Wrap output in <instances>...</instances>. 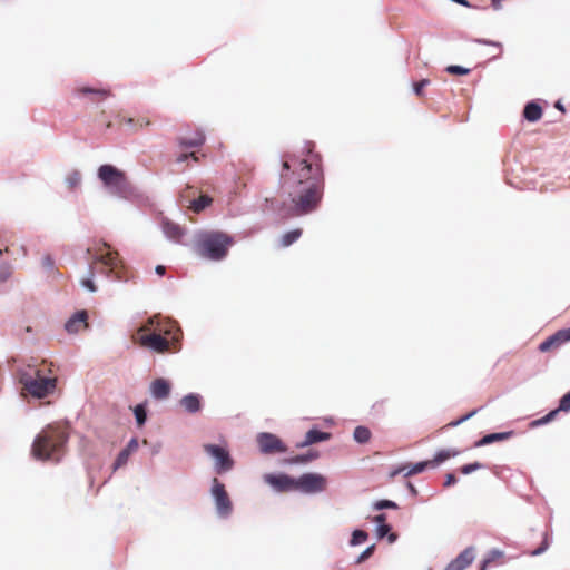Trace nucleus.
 <instances>
[{
    "label": "nucleus",
    "mask_w": 570,
    "mask_h": 570,
    "mask_svg": "<svg viewBox=\"0 0 570 570\" xmlns=\"http://www.w3.org/2000/svg\"><path fill=\"white\" fill-rule=\"evenodd\" d=\"M308 144L303 158L284 155L279 171V188L289 198L288 214L293 217L307 215L316 210L325 189V176L322 158L313 153Z\"/></svg>",
    "instance_id": "1"
},
{
    "label": "nucleus",
    "mask_w": 570,
    "mask_h": 570,
    "mask_svg": "<svg viewBox=\"0 0 570 570\" xmlns=\"http://www.w3.org/2000/svg\"><path fill=\"white\" fill-rule=\"evenodd\" d=\"M181 336L176 322L155 315L138 328L134 340L141 347L166 354L180 351Z\"/></svg>",
    "instance_id": "2"
},
{
    "label": "nucleus",
    "mask_w": 570,
    "mask_h": 570,
    "mask_svg": "<svg viewBox=\"0 0 570 570\" xmlns=\"http://www.w3.org/2000/svg\"><path fill=\"white\" fill-rule=\"evenodd\" d=\"M87 253L91 256L90 276L81 279V285L90 292L97 289L92 281V276L96 272L105 274L107 277L115 281H124L127 278L126 268L119 254L112 250L108 244L102 243L95 248H88Z\"/></svg>",
    "instance_id": "3"
},
{
    "label": "nucleus",
    "mask_w": 570,
    "mask_h": 570,
    "mask_svg": "<svg viewBox=\"0 0 570 570\" xmlns=\"http://www.w3.org/2000/svg\"><path fill=\"white\" fill-rule=\"evenodd\" d=\"M19 382L23 394L45 399L55 392L58 380L52 371V363L41 361L39 364H27L20 368Z\"/></svg>",
    "instance_id": "4"
},
{
    "label": "nucleus",
    "mask_w": 570,
    "mask_h": 570,
    "mask_svg": "<svg viewBox=\"0 0 570 570\" xmlns=\"http://www.w3.org/2000/svg\"><path fill=\"white\" fill-rule=\"evenodd\" d=\"M68 433L60 425H48L35 439L31 453L38 460L59 461L65 453Z\"/></svg>",
    "instance_id": "5"
},
{
    "label": "nucleus",
    "mask_w": 570,
    "mask_h": 570,
    "mask_svg": "<svg viewBox=\"0 0 570 570\" xmlns=\"http://www.w3.org/2000/svg\"><path fill=\"white\" fill-rule=\"evenodd\" d=\"M232 244L233 239L224 233H203L196 240V252L204 258L220 261L227 255L228 247Z\"/></svg>",
    "instance_id": "6"
},
{
    "label": "nucleus",
    "mask_w": 570,
    "mask_h": 570,
    "mask_svg": "<svg viewBox=\"0 0 570 570\" xmlns=\"http://www.w3.org/2000/svg\"><path fill=\"white\" fill-rule=\"evenodd\" d=\"M98 177L114 194L124 195L129 189V183L125 173L111 165L100 166Z\"/></svg>",
    "instance_id": "7"
},
{
    "label": "nucleus",
    "mask_w": 570,
    "mask_h": 570,
    "mask_svg": "<svg viewBox=\"0 0 570 570\" xmlns=\"http://www.w3.org/2000/svg\"><path fill=\"white\" fill-rule=\"evenodd\" d=\"M212 495L215 501L216 510L219 517L227 518L233 511V503L225 489V485L217 479L214 478L212 481Z\"/></svg>",
    "instance_id": "8"
},
{
    "label": "nucleus",
    "mask_w": 570,
    "mask_h": 570,
    "mask_svg": "<svg viewBox=\"0 0 570 570\" xmlns=\"http://www.w3.org/2000/svg\"><path fill=\"white\" fill-rule=\"evenodd\" d=\"M203 449L215 460V470L218 474L232 470L234 461L226 448L216 444H204Z\"/></svg>",
    "instance_id": "9"
},
{
    "label": "nucleus",
    "mask_w": 570,
    "mask_h": 570,
    "mask_svg": "<svg viewBox=\"0 0 570 570\" xmlns=\"http://www.w3.org/2000/svg\"><path fill=\"white\" fill-rule=\"evenodd\" d=\"M296 491L303 493H318L326 489L327 480L318 473H305L295 479Z\"/></svg>",
    "instance_id": "10"
},
{
    "label": "nucleus",
    "mask_w": 570,
    "mask_h": 570,
    "mask_svg": "<svg viewBox=\"0 0 570 570\" xmlns=\"http://www.w3.org/2000/svg\"><path fill=\"white\" fill-rule=\"evenodd\" d=\"M256 441L259 451L264 454L284 453L287 451V448L283 441L273 433H259L256 436Z\"/></svg>",
    "instance_id": "11"
},
{
    "label": "nucleus",
    "mask_w": 570,
    "mask_h": 570,
    "mask_svg": "<svg viewBox=\"0 0 570 570\" xmlns=\"http://www.w3.org/2000/svg\"><path fill=\"white\" fill-rule=\"evenodd\" d=\"M264 481L277 492H292L296 491L295 478L287 474L268 473L264 475Z\"/></svg>",
    "instance_id": "12"
},
{
    "label": "nucleus",
    "mask_w": 570,
    "mask_h": 570,
    "mask_svg": "<svg viewBox=\"0 0 570 570\" xmlns=\"http://www.w3.org/2000/svg\"><path fill=\"white\" fill-rule=\"evenodd\" d=\"M570 342V327L557 331L538 346L541 353L559 350L563 344Z\"/></svg>",
    "instance_id": "13"
},
{
    "label": "nucleus",
    "mask_w": 570,
    "mask_h": 570,
    "mask_svg": "<svg viewBox=\"0 0 570 570\" xmlns=\"http://www.w3.org/2000/svg\"><path fill=\"white\" fill-rule=\"evenodd\" d=\"M569 410H570V391L561 397L558 409L552 410L547 415H544L543 417L533 421L531 423V425L532 426H539V425L549 423V422H551L557 416V414L560 411L568 412Z\"/></svg>",
    "instance_id": "14"
},
{
    "label": "nucleus",
    "mask_w": 570,
    "mask_h": 570,
    "mask_svg": "<svg viewBox=\"0 0 570 570\" xmlns=\"http://www.w3.org/2000/svg\"><path fill=\"white\" fill-rule=\"evenodd\" d=\"M474 559L472 548H466L454 560H452L444 570H464Z\"/></svg>",
    "instance_id": "15"
},
{
    "label": "nucleus",
    "mask_w": 570,
    "mask_h": 570,
    "mask_svg": "<svg viewBox=\"0 0 570 570\" xmlns=\"http://www.w3.org/2000/svg\"><path fill=\"white\" fill-rule=\"evenodd\" d=\"M116 122L119 126H128V127L132 128L134 130L141 129L151 124L150 119L147 116L127 117V116L120 115V114L117 116Z\"/></svg>",
    "instance_id": "16"
},
{
    "label": "nucleus",
    "mask_w": 570,
    "mask_h": 570,
    "mask_svg": "<svg viewBox=\"0 0 570 570\" xmlns=\"http://www.w3.org/2000/svg\"><path fill=\"white\" fill-rule=\"evenodd\" d=\"M76 92L79 95L88 96L92 102H99L111 96L109 89L92 88L88 86L78 87Z\"/></svg>",
    "instance_id": "17"
},
{
    "label": "nucleus",
    "mask_w": 570,
    "mask_h": 570,
    "mask_svg": "<svg viewBox=\"0 0 570 570\" xmlns=\"http://www.w3.org/2000/svg\"><path fill=\"white\" fill-rule=\"evenodd\" d=\"M87 320L88 314L86 311L77 312L72 317H70L67 321L65 328L68 333H78L80 330L88 327Z\"/></svg>",
    "instance_id": "18"
},
{
    "label": "nucleus",
    "mask_w": 570,
    "mask_h": 570,
    "mask_svg": "<svg viewBox=\"0 0 570 570\" xmlns=\"http://www.w3.org/2000/svg\"><path fill=\"white\" fill-rule=\"evenodd\" d=\"M170 383L165 379H156L150 384V393L156 400H165L169 396Z\"/></svg>",
    "instance_id": "19"
},
{
    "label": "nucleus",
    "mask_w": 570,
    "mask_h": 570,
    "mask_svg": "<svg viewBox=\"0 0 570 570\" xmlns=\"http://www.w3.org/2000/svg\"><path fill=\"white\" fill-rule=\"evenodd\" d=\"M330 438L331 433L312 429L306 433L304 441L297 444V448H305L317 442L327 441Z\"/></svg>",
    "instance_id": "20"
},
{
    "label": "nucleus",
    "mask_w": 570,
    "mask_h": 570,
    "mask_svg": "<svg viewBox=\"0 0 570 570\" xmlns=\"http://www.w3.org/2000/svg\"><path fill=\"white\" fill-rule=\"evenodd\" d=\"M429 468H431L430 460L422 461V462L415 463L411 466H402L397 470L392 471L391 478H394L395 475H397L401 472H404L405 476H411L414 474H419Z\"/></svg>",
    "instance_id": "21"
},
{
    "label": "nucleus",
    "mask_w": 570,
    "mask_h": 570,
    "mask_svg": "<svg viewBox=\"0 0 570 570\" xmlns=\"http://www.w3.org/2000/svg\"><path fill=\"white\" fill-rule=\"evenodd\" d=\"M512 434H513L512 431L487 434L482 439L476 441L475 446H484V445L491 444L493 442L504 441V440H508L509 438H511Z\"/></svg>",
    "instance_id": "22"
},
{
    "label": "nucleus",
    "mask_w": 570,
    "mask_h": 570,
    "mask_svg": "<svg viewBox=\"0 0 570 570\" xmlns=\"http://www.w3.org/2000/svg\"><path fill=\"white\" fill-rule=\"evenodd\" d=\"M204 142H205V136L199 130H196L193 136L179 138L180 146L185 147V148L199 147Z\"/></svg>",
    "instance_id": "23"
},
{
    "label": "nucleus",
    "mask_w": 570,
    "mask_h": 570,
    "mask_svg": "<svg viewBox=\"0 0 570 570\" xmlns=\"http://www.w3.org/2000/svg\"><path fill=\"white\" fill-rule=\"evenodd\" d=\"M523 117L530 121H538L542 117V108L537 102H529L523 109Z\"/></svg>",
    "instance_id": "24"
},
{
    "label": "nucleus",
    "mask_w": 570,
    "mask_h": 570,
    "mask_svg": "<svg viewBox=\"0 0 570 570\" xmlns=\"http://www.w3.org/2000/svg\"><path fill=\"white\" fill-rule=\"evenodd\" d=\"M184 409L189 413H196L200 410V399L197 394H188L180 401Z\"/></svg>",
    "instance_id": "25"
},
{
    "label": "nucleus",
    "mask_w": 570,
    "mask_h": 570,
    "mask_svg": "<svg viewBox=\"0 0 570 570\" xmlns=\"http://www.w3.org/2000/svg\"><path fill=\"white\" fill-rule=\"evenodd\" d=\"M213 203V198L208 195H200L198 198L190 200L189 209L194 213H200L205 208L209 207Z\"/></svg>",
    "instance_id": "26"
},
{
    "label": "nucleus",
    "mask_w": 570,
    "mask_h": 570,
    "mask_svg": "<svg viewBox=\"0 0 570 570\" xmlns=\"http://www.w3.org/2000/svg\"><path fill=\"white\" fill-rule=\"evenodd\" d=\"M163 230L165 235L173 240H179L184 235V230L180 228V226L173 222H164Z\"/></svg>",
    "instance_id": "27"
},
{
    "label": "nucleus",
    "mask_w": 570,
    "mask_h": 570,
    "mask_svg": "<svg viewBox=\"0 0 570 570\" xmlns=\"http://www.w3.org/2000/svg\"><path fill=\"white\" fill-rule=\"evenodd\" d=\"M460 454V451L458 450H441L439 451L432 460H430L431 469H434L439 466L444 461L449 460L450 458L456 456Z\"/></svg>",
    "instance_id": "28"
},
{
    "label": "nucleus",
    "mask_w": 570,
    "mask_h": 570,
    "mask_svg": "<svg viewBox=\"0 0 570 570\" xmlns=\"http://www.w3.org/2000/svg\"><path fill=\"white\" fill-rule=\"evenodd\" d=\"M303 230L301 228H296L285 233L281 238V246L288 247L294 244L302 236Z\"/></svg>",
    "instance_id": "29"
},
{
    "label": "nucleus",
    "mask_w": 570,
    "mask_h": 570,
    "mask_svg": "<svg viewBox=\"0 0 570 570\" xmlns=\"http://www.w3.org/2000/svg\"><path fill=\"white\" fill-rule=\"evenodd\" d=\"M372 433L368 428L360 425L356 426L353 438L357 443L365 444L371 440Z\"/></svg>",
    "instance_id": "30"
},
{
    "label": "nucleus",
    "mask_w": 570,
    "mask_h": 570,
    "mask_svg": "<svg viewBox=\"0 0 570 570\" xmlns=\"http://www.w3.org/2000/svg\"><path fill=\"white\" fill-rule=\"evenodd\" d=\"M66 185L69 190H75L81 184V174L78 170H72L66 176Z\"/></svg>",
    "instance_id": "31"
},
{
    "label": "nucleus",
    "mask_w": 570,
    "mask_h": 570,
    "mask_svg": "<svg viewBox=\"0 0 570 570\" xmlns=\"http://www.w3.org/2000/svg\"><path fill=\"white\" fill-rule=\"evenodd\" d=\"M317 456H318V454L316 452H309L307 454L296 455V456L289 459L288 463H292V464L306 463V462L315 460Z\"/></svg>",
    "instance_id": "32"
},
{
    "label": "nucleus",
    "mask_w": 570,
    "mask_h": 570,
    "mask_svg": "<svg viewBox=\"0 0 570 570\" xmlns=\"http://www.w3.org/2000/svg\"><path fill=\"white\" fill-rule=\"evenodd\" d=\"M367 537L368 535H367V533L365 531H363V530H355L352 533L351 544L352 546L361 544L364 541H366Z\"/></svg>",
    "instance_id": "33"
},
{
    "label": "nucleus",
    "mask_w": 570,
    "mask_h": 570,
    "mask_svg": "<svg viewBox=\"0 0 570 570\" xmlns=\"http://www.w3.org/2000/svg\"><path fill=\"white\" fill-rule=\"evenodd\" d=\"M502 557H503V553H502L501 551H498V550H493V551H491V552H490V554H489V557H488V558H485V559L483 560V562H482V566H481V569H480V570H485V569H487V567H488L491 562H493V561H495V560H498V559H501Z\"/></svg>",
    "instance_id": "34"
},
{
    "label": "nucleus",
    "mask_w": 570,
    "mask_h": 570,
    "mask_svg": "<svg viewBox=\"0 0 570 570\" xmlns=\"http://www.w3.org/2000/svg\"><path fill=\"white\" fill-rule=\"evenodd\" d=\"M375 510H382V509H397V504L390 500H380L376 501L373 505Z\"/></svg>",
    "instance_id": "35"
},
{
    "label": "nucleus",
    "mask_w": 570,
    "mask_h": 570,
    "mask_svg": "<svg viewBox=\"0 0 570 570\" xmlns=\"http://www.w3.org/2000/svg\"><path fill=\"white\" fill-rule=\"evenodd\" d=\"M137 423L141 426L146 421V411L142 405H137L134 410Z\"/></svg>",
    "instance_id": "36"
},
{
    "label": "nucleus",
    "mask_w": 570,
    "mask_h": 570,
    "mask_svg": "<svg viewBox=\"0 0 570 570\" xmlns=\"http://www.w3.org/2000/svg\"><path fill=\"white\" fill-rule=\"evenodd\" d=\"M483 465L479 462H474V463H470V464H465V465H462L460 468V472L463 473V474H470L476 470H480L482 469Z\"/></svg>",
    "instance_id": "37"
},
{
    "label": "nucleus",
    "mask_w": 570,
    "mask_h": 570,
    "mask_svg": "<svg viewBox=\"0 0 570 570\" xmlns=\"http://www.w3.org/2000/svg\"><path fill=\"white\" fill-rule=\"evenodd\" d=\"M445 70L451 75H468L470 72V69L456 65L448 66Z\"/></svg>",
    "instance_id": "38"
},
{
    "label": "nucleus",
    "mask_w": 570,
    "mask_h": 570,
    "mask_svg": "<svg viewBox=\"0 0 570 570\" xmlns=\"http://www.w3.org/2000/svg\"><path fill=\"white\" fill-rule=\"evenodd\" d=\"M129 453L125 450H121L120 453L118 454L116 461H115V464H114V468L115 469H118L122 465H125L128 461V458H129Z\"/></svg>",
    "instance_id": "39"
},
{
    "label": "nucleus",
    "mask_w": 570,
    "mask_h": 570,
    "mask_svg": "<svg viewBox=\"0 0 570 570\" xmlns=\"http://www.w3.org/2000/svg\"><path fill=\"white\" fill-rule=\"evenodd\" d=\"M429 83L430 81L428 79H422L421 81L415 82L413 86L414 92L420 97L423 96V90Z\"/></svg>",
    "instance_id": "40"
},
{
    "label": "nucleus",
    "mask_w": 570,
    "mask_h": 570,
    "mask_svg": "<svg viewBox=\"0 0 570 570\" xmlns=\"http://www.w3.org/2000/svg\"><path fill=\"white\" fill-rule=\"evenodd\" d=\"M11 273H12L11 266H9L7 264L1 265L0 266V281L1 282L7 281L10 277Z\"/></svg>",
    "instance_id": "41"
},
{
    "label": "nucleus",
    "mask_w": 570,
    "mask_h": 570,
    "mask_svg": "<svg viewBox=\"0 0 570 570\" xmlns=\"http://www.w3.org/2000/svg\"><path fill=\"white\" fill-rule=\"evenodd\" d=\"M374 552V546H371L368 548H366L358 557L357 559V563H361L363 561H365L367 558H370Z\"/></svg>",
    "instance_id": "42"
},
{
    "label": "nucleus",
    "mask_w": 570,
    "mask_h": 570,
    "mask_svg": "<svg viewBox=\"0 0 570 570\" xmlns=\"http://www.w3.org/2000/svg\"><path fill=\"white\" fill-rule=\"evenodd\" d=\"M391 527L389 524H380L376 529V534L380 539L390 533Z\"/></svg>",
    "instance_id": "43"
},
{
    "label": "nucleus",
    "mask_w": 570,
    "mask_h": 570,
    "mask_svg": "<svg viewBox=\"0 0 570 570\" xmlns=\"http://www.w3.org/2000/svg\"><path fill=\"white\" fill-rule=\"evenodd\" d=\"M189 157H191L195 161H198V157L195 153H189V154L184 153V154L179 155L176 160H177V163H181V161H185L186 159H188Z\"/></svg>",
    "instance_id": "44"
},
{
    "label": "nucleus",
    "mask_w": 570,
    "mask_h": 570,
    "mask_svg": "<svg viewBox=\"0 0 570 570\" xmlns=\"http://www.w3.org/2000/svg\"><path fill=\"white\" fill-rule=\"evenodd\" d=\"M137 449H138V442L136 439H132L129 441V443L127 444V446L124 450L127 451L129 454H131Z\"/></svg>",
    "instance_id": "45"
},
{
    "label": "nucleus",
    "mask_w": 570,
    "mask_h": 570,
    "mask_svg": "<svg viewBox=\"0 0 570 570\" xmlns=\"http://www.w3.org/2000/svg\"><path fill=\"white\" fill-rule=\"evenodd\" d=\"M456 481H458V480H456V478H455V475H454L453 473H448V474L445 475L444 487H445V488H449V487H451V485L455 484V483H456Z\"/></svg>",
    "instance_id": "46"
},
{
    "label": "nucleus",
    "mask_w": 570,
    "mask_h": 570,
    "mask_svg": "<svg viewBox=\"0 0 570 570\" xmlns=\"http://www.w3.org/2000/svg\"><path fill=\"white\" fill-rule=\"evenodd\" d=\"M475 413H476V410L468 413L466 415L462 416L458 421H454V422L450 423L449 425L456 426V425L461 424L462 422L466 421L468 419L472 417Z\"/></svg>",
    "instance_id": "47"
},
{
    "label": "nucleus",
    "mask_w": 570,
    "mask_h": 570,
    "mask_svg": "<svg viewBox=\"0 0 570 570\" xmlns=\"http://www.w3.org/2000/svg\"><path fill=\"white\" fill-rule=\"evenodd\" d=\"M547 548H548V542H547V539H544V540L542 541L541 546H540L538 549L533 550V551L531 552V554H532V556H538V554L542 553L543 551H546V550H547Z\"/></svg>",
    "instance_id": "48"
},
{
    "label": "nucleus",
    "mask_w": 570,
    "mask_h": 570,
    "mask_svg": "<svg viewBox=\"0 0 570 570\" xmlns=\"http://www.w3.org/2000/svg\"><path fill=\"white\" fill-rule=\"evenodd\" d=\"M373 521H374L375 523H377V525H380V524H386V523H385V522H386V514H384V513L377 514V515H375V517L373 518Z\"/></svg>",
    "instance_id": "49"
},
{
    "label": "nucleus",
    "mask_w": 570,
    "mask_h": 570,
    "mask_svg": "<svg viewBox=\"0 0 570 570\" xmlns=\"http://www.w3.org/2000/svg\"><path fill=\"white\" fill-rule=\"evenodd\" d=\"M155 271L158 275L163 276L166 272V267L164 265H157Z\"/></svg>",
    "instance_id": "50"
},
{
    "label": "nucleus",
    "mask_w": 570,
    "mask_h": 570,
    "mask_svg": "<svg viewBox=\"0 0 570 570\" xmlns=\"http://www.w3.org/2000/svg\"><path fill=\"white\" fill-rule=\"evenodd\" d=\"M407 488L413 495L417 494L416 488L411 482L407 483Z\"/></svg>",
    "instance_id": "51"
},
{
    "label": "nucleus",
    "mask_w": 570,
    "mask_h": 570,
    "mask_svg": "<svg viewBox=\"0 0 570 570\" xmlns=\"http://www.w3.org/2000/svg\"><path fill=\"white\" fill-rule=\"evenodd\" d=\"M501 1L502 0H492V6L494 7V9H499L500 8Z\"/></svg>",
    "instance_id": "52"
},
{
    "label": "nucleus",
    "mask_w": 570,
    "mask_h": 570,
    "mask_svg": "<svg viewBox=\"0 0 570 570\" xmlns=\"http://www.w3.org/2000/svg\"><path fill=\"white\" fill-rule=\"evenodd\" d=\"M396 540V534L395 533H390L389 534V541L390 542H394Z\"/></svg>",
    "instance_id": "53"
},
{
    "label": "nucleus",
    "mask_w": 570,
    "mask_h": 570,
    "mask_svg": "<svg viewBox=\"0 0 570 570\" xmlns=\"http://www.w3.org/2000/svg\"><path fill=\"white\" fill-rule=\"evenodd\" d=\"M556 107L559 108V109H562V107H561V105L559 102L556 105Z\"/></svg>",
    "instance_id": "54"
}]
</instances>
